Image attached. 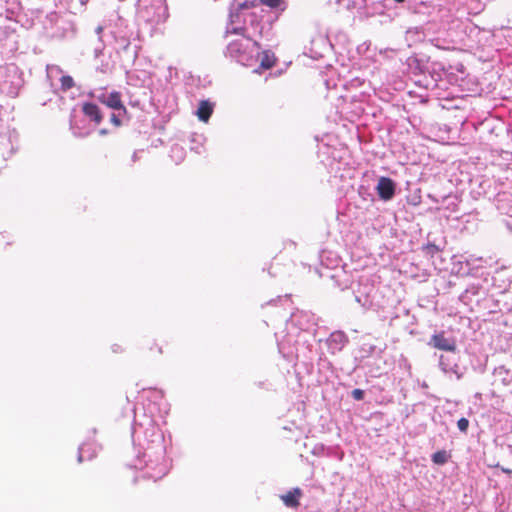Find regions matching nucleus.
I'll return each mask as SVG.
<instances>
[{
  "label": "nucleus",
  "instance_id": "obj_1",
  "mask_svg": "<svg viewBox=\"0 0 512 512\" xmlns=\"http://www.w3.org/2000/svg\"><path fill=\"white\" fill-rule=\"evenodd\" d=\"M436 349L454 352L456 343L453 339L446 338L443 333L434 334L429 342Z\"/></svg>",
  "mask_w": 512,
  "mask_h": 512
},
{
  "label": "nucleus",
  "instance_id": "obj_2",
  "mask_svg": "<svg viewBox=\"0 0 512 512\" xmlns=\"http://www.w3.org/2000/svg\"><path fill=\"white\" fill-rule=\"evenodd\" d=\"M377 191L381 199L390 200L395 192V184L390 178L381 177L377 184Z\"/></svg>",
  "mask_w": 512,
  "mask_h": 512
},
{
  "label": "nucleus",
  "instance_id": "obj_3",
  "mask_svg": "<svg viewBox=\"0 0 512 512\" xmlns=\"http://www.w3.org/2000/svg\"><path fill=\"white\" fill-rule=\"evenodd\" d=\"M255 46H256L255 42H252L248 38L242 37L241 39H239L237 41L231 42L229 44L228 49H229L231 54L239 55V54L244 53L246 49H249V48H252V47H255Z\"/></svg>",
  "mask_w": 512,
  "mask_h": 512
},
{
  "label": "nucleus",
  "instance_id": "obj_4",
  "mask_svg": "<svg viewBox=\"0 0 512 512\" xmlns=\"http://www.w3.org/2000/svg\"><path fill=\"white\" fill-rule=\"evenodd\" d=\"M102 102L110 108L125 110L120 95L117 92L110 93L108 96L102 98Z\"/></svg>",
  "mask_w": 512,
  "mask_h": 512
},
{
  "label": "nucleus",
  "instance_id": "obj_5",
  "mask_svg": "<svg viewBox=\"0 0 512 512\" xmlns=\"http://www.w3.org/2000/svg\"><path fill=\"white\" fill-rule=\"evenodd\" d=\"M212 111L213 107L208 101H201L196 114L201 121L207 122Z\"/></svg>",
  "mask_w": 512,
  "mask_h": 512
},
{
  "label": "nucleus",
  "instance_id": "obj_6",
  "mask_svg": "<svg viewBox=\"0 0 512 512\" xmlns=\"http://www.w3.org/2000/svg\"><path fill=\"white\" fill-rule=\"evenodd\" d=\"M83 112L86 116L93 119L96 123H100L102 117L100 115L99 109L95 104L86 103L83 105Z\"/></svg>",
  "mask_w": 512,
  "mask_h": 512
},
{
  "label": "nucleus",
  "instance_id": "obj_7",
  "mask_svg": "<svg viewBox=\"0 0 512 512\" xmlns=\"http://www.w3.org/2000/svg\"><path fill=\"white\" fill-rule=\"evenodd\" d=\"M300 497V490L294 489L293 491L288 492L287 494L283 495L281 498L285 505L289 507H296L298 505V500Z\"/></svg>",
  "mask_w": 512,
  "mask_h": 512
},
{
  "label": "nucleus",
  "instance_id": "obj_8",
  "mask_svg": "<svg viewBox=\"0 0 512 512\" xmlns=\"http://www.w3.org/2000/svg\"><path fill=\"white\" fill-rule=\"evenodd\" d=\"M275 64V57L273 54L269 52H264L261 57V67L264 69H269L273 67Z\"/></svg>",
  "mask_w": 512,
  "mask_h": 512
},
{
  "label": "nucleus",
  "instance_id": "obj_9",
  "mask_svg": "<svg viewBox=\"0 0 512 512\" xmlns=\"http://www.w3.org/2000/svg\"><path fill=\"white\" fill-rule=\"evenodd\" d=\"M432 460L436 464H444L447 461V454L445 451H438L433 454Z\"/></svg>",
  "mask_w": 512,
  "mask_h": 512
},
{
  "label": "nucleus",
  "instance_id": "obj_10",
  "mask_svg": "<svg viewBox=\"0 0 512 512\" xmlns=\"http://www.w3.org/2000/svg\"><path fill=\"white\" fill-rule=\"evenodd\" d=\"M61 85H62L63 89L67 90V89H70L71 87H73L74 81H73L72 77H70V76H63L61 78Z\"/></svg>",
  "mask_w": 512,
  "mask_h": 512
},
{
  "label": "nucleus",
  "instance_id": "obj_11",
  "mask_svg": "<svg viewBox=\"0 0 512 512\" xmlns=\"http://www.w3.org/2000/svg\"><path fill=\"white\" fill-rule=\"evenodd\" d=\"M460 431L465 432L469 426V421L466 418H461L457 422Z\"/></svg>",
  "mask_w": 512,
  "mask_h": 512
},
{
  "label": "nucleus",
  "instance_id": "obj_12",
  "mask_svg": "<svg viewBox=\"0 0 512 512\" xmlns=\"http://www.w3.org/2000/svg\"><path fill=\"white\" fill-rule=\"evenodd\" d=\"M352 395L356 400H361L363 399L364 392L361 389H354Z\"/></svg>",
  "mask_w": 512,
  "mask_h": 512
},
{
  "label": "nucleus",
  "instance_id": "obj_13",
  "mask_svg": "<svg viewBox=\"0 0 512 512\" xmlns=\"http://www.w3.org/2000/svg\"><path fill=\"white\" fill-rule=\"evenodd\" d=\"M267 6L276 7L279 4V0H261Z\"/></svg>",
  "mask_w": 512,
  "mask_h": 512
},
{
  "label": "nucleus",
  "instance_id": "obj_14",
  "mask_svg": "<svg viewBox=\"0 0 512 512\" xmlns=\"http://www.w3.org/2000/svg\"><path fill=\"white\" fill-rule=\"evenodd\" d=\"M427 249H429V251H430L431 253H434V252H438V251H439L438 247H437V246H435V245H429V246L427 247Z\"/></svg>",
  "mask_w": 512,
  "mask_h": 512
},
{
  "label": "nucleus",
  "instance_id": "obj_15",
  "mask_svg": "<svg viewBox=\"0 0 512 512\" xmlns=\"http://www.w3.org/2000/svg\"><path fill=\"white\" fill-rule=\"evenodd\" d=\"M112 122L115 123L116 125L120 124V121L115 116L112 117Z\"/></svg>",
  "mask_w": 512,
  "mask_h": 512
},
{
  "label": "nucleus",
  "instance_id": "obj_16",
  "mask_svg": "<svg viewBox=\"0 0 512 512\" xmlns=\"http://www.w3.org/2000/svg\"><path fill=\"white\" fill-rule=\"evenodd\" d=\"M102 32V27L97 28V33L100 34Z\"/></svg>",
  "mask_w": 512,
  "mask_h": 512
},
{
  "label": "nucleus",
  "instance_id": "obj_17",
  "mask_svg": "<svg viewBox=\"0 0 512 512\" xmlns=\"http://www.w3.org/2000/svg\"><path fill=\"white\" fill-rule=\"evenodd\" d=\"M395 1H396V2H398V3H402V2H404L405 0H395Z\"/></svg>",
  "mask_w": 512,
  "mask_h": 512
},
{
  "label": "nucleus",
  "instance_id": "obj_18",
  "mask_svg": "<svg viewBox=\"0 0 512 512\" xmlns=\"http://www.w3.org/2000/svg\"><path fill=\"white\" fill-rule=\"evenodd\" d=\"M240 7H241V8H245V7H247V5H246V4H243V5H240Z\"/></svg>",
  "mask_w": 512,
  "mask_h": 512
}]
</instances>
